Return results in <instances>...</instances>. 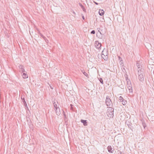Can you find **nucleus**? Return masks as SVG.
<instances>
[{
	"instance_id": "f257e3e1",
	"label": "nucleus",
	"mask_w": 154,
	"mask_h": 154,
	"mask_svg": "<svg viewBox=\"0 0 154 154\" xmlns=\"http://www.w3.org/2000/svg\"><path fill=\"white\" fill-rule=\"evenodd\" d=\"M106 112L109 118H112L114 116V109L112 107H108Z\"/></svg>"
},
{
	"instance_id": "f03ea898",
	"label": "nucleus",
	"mask_w": 154,
	"mask_h": 154,
	"mask_svg": "<svg viewBox=\"0 0 154 154\" xmlns=\"http://www.w3.org/2000/svg\"><path fill=\"white\" fill-rule=\"evenodd\" d=\"M105 103L107 106L108 107H112L113 103L109 96H107L105 100Z\"/></svg>"
},
{
	"instance_id": "7ed1b4c3",
	"label": "nucleus",
	"mask_w": 154,
	"mask_h": 154,
	"mask_svg": "<svg viewBox=\"0 0 154 154\" xmlns=\"http://www.w3.org/2000/svg\"><path fill=\"white\" fill-rule=\"evenodd\" d=\"M108 51L106 49L104 48L102 51L101 54L102 57L105 60H107L108 59Z\"/></svg>"
},
{
	"instance_id": "20e7f679",
	"label": "nucleus",
	"mask_w": 154,
	"mask_h": 154,
	"mask_svg": "<svg viewBox=\"0 0 154 154\" xmlns=\"http://www.w3.org/2000/svg\"><path fill=\"white\" fill-rule=\"evenodd\" d=\"M95 47L97 49H100L101 46V44L99 43L98 41H96L95 43Z\"/></svg>"
},
{
	"instance_id": "39448f33",
	"label": "nucleus",
	"mask_w": 154,
	"mask_h": 154,
	"mask_svg": "<svg viewBox=\"0 0 154 154\" xmlns=\"http://www.w3.org/2000/svg\"><path fill=\"white\" fill-rule=\"evenodd\" d=\"M107 149L109 152L110 153H113L114 149L111 146H108L107 147Z\"/></svg>"
},
{
	"instance_id": "423d86ee",
	"label": "nucleus",
	"mask_w": 154,
	"mask_h": 154,
	"mask_svg": "<svg viewBox=\"0 0 154 154\" xmlns=\"http://www.w3.org/2000/svg\"><path fill=\"white\" fill-rule=\"evenodd\" d=\"M19 67L20 69V71L21 72H25L24 69V66L22 65H20Z\"/></svg>"
},
{
	"instance_id": "0eeeda50",
	"label": "nucleus",
	"mask_w": 154,
	"mask_h": 154,
	"mask_svg": "<svg viewBox=\"0 0 154 154\" xmlns=\"http://www.w3.org/2000/svg\"><path fill=\"white\" fill-rule=\"evenodd\" d=\"M21 99L22 100V101H23V105H24L26 107H27V103L25 101V99H24V96H21Z\"/></svg>"
},
{
	"instance_id": "6e6552de",
	"label": "nucleus",
	"mask_w": 154,
	"mask_h": 154,
	"mask_svg": "<svg viewBox=\"0 0 154 154\" xmlns=\"http://www.w3.org/2000/svg\"><path fill=\"white\" fill-rule=\"evenodd\" d=\"M56 113V114L57 115H60V112L59 108H57V109H54Z\"/></svg>"
},
{
	"instance_id": "1a4fd4ad",
	"label": "nucleus",
	"mask_w": 154,
	"mask_h": 154,
	"mask_svg": "<svg viewBox=\"0 0 154 154\" xmlns=\"http://www.w3.org/2000/svg\"><path fill=\"white\" fill-rule=\"evenodd\" d=\"M143 69L142 68H141V69H138V75L140 74L143 75Z\"/></svg>"
},
{
	"instance_id": "9d476101",
	"label": "nucleus",
	"mask_w": 154,
	"mask_h": 154,
	"mask_svg": "<svg viewBox=\"0 0 154 154\" xmlns=\"http://www.w3.org/2000/svg\"><path fill=\"white\" fill-rule=\"evenodd\" d=\"M126 124L128 126V128L131 130H132V129L131 128L132 124L129 122V121L126 122Z\"/></svg>"
},
{
	"instance_id": "9b49d317",
	"label": "nucleus",
	"mask_w": 154,
	"mask_h": 154,
	"mask_svg": "<svg viewBox=\"0 0 154 154\" xmlns=\"http://www.w3.org/2000/svg\"><path fill=\"white\" fill-rule=\"evenodd\" d=\"M138 78L140 81L142 82L144 81V77L143 76V74L141 75L140 74L139 75Z\"/></svg>"
},
{
	"instance_id": "f8f14e48",
	"label": "nucleus",
	"mask_w": 154,
	"mask_h": 154,
	"mask_svg": "<svg viewBox=\"0 0 154 154\" xmlns=\"http://www.w3.org/2000/svg\"><path fill=\"white\" fill-rule=\"evenodd\" d=\"M53 104L54 105V109H56V110L57 109V108H59L57 106V104H58V103L57 101V102H55V101H53Z\"/></svg>"
},
{
	"instance_id": "ddd939ff",
	"label": "nucleus",
	"mask_w": 154,
	"mask_h": 154,
	"mask_svg": "<svg viewBox=\"0 0 154 154\" xmlns=\"http://www.w3.org/2000/svg\"><path fill=\"white\" fill-rule=\"evenodd\" d=\"M81 122L83 124V125L84 126L87 125L88 124L87 122V120L81 119Z\"/></svg>"
},
{
	"instance_id": "4468645a",
	"label": "nucleus",
	"mask_w": 154,
	"mask_h": 154,
	"mask_svg": "<svg viewBox=\"0 0 154 154\" xmlns=\"http://www.w3.org/2000/svg\"><path fill=\"white\" fill-rule=\"evenodd\" d=\"M137 66L138 69H141V68H142V66L140 65V61H138L137 62Z\"/></svg>"
},
{
	"instance_id": "2eb2a0df",
	"label": "nucleus",
	"mask_w": 154,
	"mask_h": 154,
	"mask_svg": "<svg viewBox=\"0 0 154 154\" xmlns=\"http://www.w3.org/2000/svg\"><path fill=\"white\" fill-rule=\"evenodd\" d=\"M127 88L129 91V93H132L133 92V89L132 86H127Z\"/></svg>"
},
{
	"instance_id": "dca6fc26",
	"label": "nucleus",
	"mask_w": 154,
	"mask_h": 154,
	"mask_svg": "<svg viewBox=\"0 0 154 154\" xmlns=\"http://www.w3.org/2000/svg\"><path fill=\"white\" fill-rule=\"evenodd\" d=\"M104 11L103 10H100L99 13L100 15V16H102L103 15L104 13Z\"/></svg>"
},
{
	"instance_id": "f3484780",
	"label": "nucleus",
	"mask_w": 154,
	"mask_h": 154,
	"mask_svg": "<svg viewBox=\"0 0 154 154\" xmlns=\"http://www.w3.org/2000/svg\"><path fill=\"white\" fill-rule=\"evenodd\" d=\"M22 73H23L22 76L24 79H26L28 77V76L27 74L24 72Z\"/></svg>"
},
{
	"instance_id": "a211bd4d",
	"label": "nucleus",
	"mask_w": 154,
	"mask_h": 154,
	"mask_svg": "<svg viewBox=\"0 0 154 154\" xmlns=\"http://www.w3.org/2000/svg\"><path fill=\"white\" fill-rule=\"evenodd\" d=\"M79 5L82 8V9L83 11L84 12H85L86 11V9L85 8V7L81 3H79Z\"/></svg>"
},
{
	"instance_id": "6ab92c4d",
	"label": "nucleus",
	"mask_w": 154,
	"mask_h": 154,
	"mask_svg": "<svg viewBox=\"0 0 154 154\" xmlns=\"http://www.w3.org/2000/svg\"><path fill=\"white\" fill-rule=\"evenodd\" d=\"M142 123L143 127L144 128H145V127H146V123L144 121H142Z\"/></svg>"
},
{
	"instance_id": "aec40b11",
	"label": "nucleus",
	"mask_w": 154,
	"mask_h": 154,
	"mask_svg": "<svg viewBox=\"0 0 154 154\" xmlns=\"http://www.w3.org/2000/svg\"><path fill=\"white\" fill-rule=\"evenodd\" d=\"M82 72L83 74L85 75L86 77H87L88 78H89L88 75L86 72L83 71H82Z\"/></svg>"
},
{
	"instance_id": "412c9836",
	"label": "nucleus",
	"mask_w": 154,
	"mask_h": 154,
	"mask_svg": "<svg viewBox=\"0 0 154 154\" xmlns=\"http://www.w3.org/2000/svg\"><path fill=\"white\" fill-rule=\"evenodd\" d=\"M118 57H119V61H120V63L121 64L123 63V62L122 60V58L121 57H120V56H119Z\"/></svg>"
},
{
	"instance_id": "4be33fe9",
	"label": "nucleus",
	"mask_w": 154,
	"mask_h": 154,
	"mask_svg": "<svg viewBox=\"0 0 154 154\" xmlns=\"http://www.w3.org/2000/svg\"><path fill=\"white\" fill-rule=\"evenodd\" d=\"M127 86H132L130 81L128 80V81H127Z\"/></svg>"
},
{
	"instance_id": "5701e85b",
	"label": "nucleus",
	"mask_w": 154,
	"mask_h": 154,
	"mask_svg": "<svg viewBox=\"0 0 154 154\" xmlns=\"http://www.w3.org/2000/svg\"><path fill=\"white\" fill-rule=\"evenodd\" d=\"M122 104L123 105H125L127 103V102L126 100L124 99L122 101Z\"/></svg>"
},
{
	"instance_id": "b1692460",
	"label": "nucleus",
	"mask_w": 154,
	"mask_h": 154,
	"mask_svg": "<svg viewBox=\"0 0 154 154\" xmlns=\"http://www.w3.org/2000/svg\"><path fill=\"white\" fill-rule=\"evenodd\" d=\"M99 81H100V82L102 84H103V81L102 79L101 78H98Z\"/></svg>"
},
{
	"instance_id": "393cba45",
	"label": "nucleus",
	"mask_w": 154,
	"mask_h": 154,
	"mask_svg": "<svg viewBox=\"0 0 154 154\" xmlns=\"http://www.w3.org/2000/svg\"><path fill=\"white\" fill-rule=\"evenodd\" d=\"M119 99L121 102H122L124 100L123 98L121 96L119 97Z\"/></svg>"
},
{
	"instance_id": "a878e982",
	"label": "nucleus",
	"mask_w": 154,
	"mask_h": 154,
	"mask_svg": "<svg viewBox=\"0 0 154 154\" xmlns=\"http://www.w3.org/2000/svg\"><path fill=\"white\" fill-rule=\"evenodd\" d=\"M117 152H118V154H124L121 151H120L119 150H118Z\"/></svg>"
},
{
	"instance_id": "bb28decb",
	"label": "nucleus",
	"mask_w": 154,
	"mask_h": 154,
	"mask_svg": "<svg viewBox=\"0 0 154 154\" xmlns=\"http://www.w3.org/2000/svg\"><path fill=\"white\" fill-rule=\"evenodd\" d=\"M39 33L40 36L44 39L45 38V37L44 35H43L41 33H40L39 32H38Z\"/></svg>"
},
{
	"instance_id": "cd10ccee",
	"label": "nucleus",
	"mask_w": 154,
	"mask_h": 154,
	"mask_svg": "<svg viewBox=\"0 0 154 154\" xmlns=\"http://www.w3.org/2000/svg\"><path fill=\"white\" fill-rule=\"evenodd\" d=\"M95 33V32L94 30H92L91 32V34H94Z\"/></svg>"
},
{
	"instance_id": "c85d7f7f",
	"label": "nucleus",
	"mask_w": 154,
	"mask_h": 154,
	"mask_svg": "<svg viewBox=\"0 0 154 154\" xmlns=\"http://www.w3.org/2000/svg\"><path fill=\"white\" fill-rule=\"evenodd\" d=\"M45 41L47 42H48V40L47 39V38H46V37H45V39H44Z\"/></svg>"
},
{
	"instance_id": "c756f323",
	"label": "nucleus",
	"mask_w": 154,
	"mask_h": 154,
	"mask_svg": "<svg viewBox=\"0 0 154 154\" xmlns=\"http://www.w3.org/2000/svg\"><path fill=\"white\" fill-rule=\"evenodd\" d=\"M94 2L96 5H98V3H97V2L94 1Z\"/></svg>"
},
{
	"instance_id": "7c9ffc66",
	"label": "nucleus",
	"mask_w": 154,
	"mask_h": 154,
	"mask_svg": "<svg viewBox=\"0 0 154 154\" xmlns=\"http://www.w3.org/2000/svg\"><path fill=\"white\" fill-rule=\"evenodd\" d=\"M82 19H83V20H85V17H84V16H82Z\"/></svg>"
},
{
	"instance_id": "2f4dec72",
	"label": "nucleus",
	"mask_w": 154,
	"mask_h": 154,
	"mask_svg": "<svg viewBox=\"0 0 154 154\" xmlns=\"http://www.w3.org/2000/svg\"><path fill=\"white\" fill-rule=\"evenodd\" d=\"M63 112L64 113V116L65 117L66 116V115L64 113V111H63Z\"/></svg>"
},
{
	"instance_id": "473e14b6",
	"label": "nucleus",
	"mask_w": 154,
	"mask_h": 154,
	"mask_svg": "<svg viewBox=\"0 0 154 154\" xmlns=\"http://www.w3.org/2000/svg\"><path fill=\"white\" fill-rule=\"evenodd\" d=\"M72 13L74 14H75V12H74V11H72Z\"/></svg>"
},
{
	"instance_id": "72a5a7b5",
	"label": "nucleus",
	"mask_w": 154,
	"mask_h": 154,
	"mask_svg": "<svg viewBox=\"0 0 154 154\" xmlns=\"http://www.w3.org/2000/svg\"><path fill=\"white\" fill-rule=\"evenodd\" d=\"M70 106L72 107L73 105L72 104H70Z\"/></svg>"
}]
</instances>
